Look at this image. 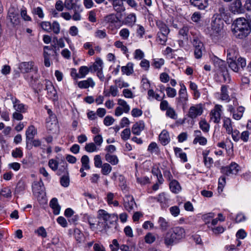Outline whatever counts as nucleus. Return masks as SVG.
I'll list each match as a JSON object with an SVG mask.
<instances>
[{"label":"nucleus","mask_w":251,"mask_h":251,"mask_svg":"<svg viewBox=\"0 0 251 251\" xmlns=\"http://www.w3.org/2000/svg\"><path fill=\"white\" fill-rule=\"evenodd\" d=\"M119 91L118 88L116 86H111L109 88V92L103 91V94L105 97H109L111 95L112 97H116L118 95Z\"/></svg>","instance_id":"46"},{"label":"nucleus","mask_w":251,"mask_h":251,"mask_svg":"<svg viewBox=\"0 0 251 251\" xmlns=\"http://www.w3.org/2000/svg\"><path fill=\"white\" fill-rule=\"evenodd\" d=\"M74 11V14L72 15V19L74 21H78L82 19L81 13L83 11V8L80 4L76 5L72 9Z\"/></svg>","instance_id":"26"},{"label":"nucleus","mask_w":251,"mask_h":251,"mask_svg":"<svg viewBox=\"0 0 251 251\" xmlns=\"http://www.w3.org/2000/svg\"><path fill=\"white\" fill-rule=\"evenodd\" d=\"M114 194L108 192L106 195L105 200L109 205H113L114 206L116 207L119 206V203L117 201L114 200Z\"/></svg>","instance_id":"36"},{"label":"nucleus","mask_w":251,"mask_h":251,"mask_svg":"<svg viewBox=\"0 0 251 251\" xmlns=\"http://www.w3.org/2000/svg\"><path fill=\"white\" fill-rule=\"evenodd\" d=\"M179 85L180 88L178 91V95L176 99V105L177 106L180 107L183 110H185L187 106L188 95L185 85L180 82Z\"/></svg>","instance_id":"4"},{"label":"nucleus","mask_w":251,"mask_h":251,"mask_svg":"<svg viewBox=\"0 0 251 251\" xmlns=\"http://www.w3.org/2000/svg\"><path fill=\"white\" fill-rule=\"evenodd\" d=\"M168 34H165L158 32L157 33V41L160 44L165 45L168 38Z\"/></svg>","instance_id":"58"},{"label":"nucleus","mask_w":251,"mask_h":251,"mask_svg":"<svg viewBox=\"0 0 251 251\" xmlns=\"http://www.w3.org/2000/svg\"><path fill=\"white\" fill-rule=\"evenodd\" d=\"M166 115L173 120H176L177 118V113L175 110L171 107L166 110Z\"/></svg>","instance_id":"54"},{"label":"nucleus","mask_w":251,"mask_h":251,"mask_svg":"<svg viewBox=\"0 0 251 251\" xmlns=\"http://www.w3.org/2000/svg\"><path fill=\"white\" fill-rule=\"evenodd\" d=\"M20 14L22 19L25 21H30L31 20V17L27 14L26 9L23 7L20 11Z\"/></svg>","instance_id":"64"},{"label":"nucleus","mask_w":251,"mask_h":251,"mask_svg":"<svg viewBox=\"0 0 251 251\" xmlns=\"http://www.w3.org/2000/svg\"><path fill=\"white\" fill-rule=\"evenodd\" d=\"M64 214L68 222L71 224H75L78 220V216L75 214V211L71 208L66 209Z\"/></svg>","instance_id":"14"},{"label":"nucleus","mask_w":251,"mask_h":251,"mask_svg":"<svg viewBox=\"0 0 251 251\" xmlns=\"http://www.w3.org/2000/svg\"><path fill=\"white\" fill-rule=\"evenodd\" d=\"M136 21V17L134 14H130L125 19L126 24L128 25H133Z\"/></svg>","instance_id":"49"},{"label":"nucleus","mask_w":251,"mask_h":251,"mask_svg":"<svg viewBox=\"0 0 251 251\" xmlns=\"http://www.w3.org/2000/svg\"><path fill=\"white\" fill-rule=\"evenodd\" d=\"M75 76L76 78H83L91 72L90 67L86 66H81L78 70V73H76V69H74Z\"/></svg>","instance_id":"23"},{"label":"nucleus","mask_w":251,"mask_h":251,"mask_svg":"<svg viewBox=\"0 0 251 251\" xmlns=\"http://www.w3.org/2000/svg\"><path fill=\"white\" fill-rule=\"evenodd\" d=\"M223 127L226 130L227 134L231 133L233 129L232 122L230 118L224 117L222 119Z\"/></svg>","instance_id":"28"},{"label":"nucleus","mask_w":251,"mask_h":251,"mask_svg":"<svg viewBox=\"0 0 251 251\" xmlns=\"http://www.w3.org/2000/svg\"><path fill=\"white\" fill-rule=\"evenodd\" d=\"M50 50V48L48 46H46L44 48V63L45 65L49 67L50 66V62L49 58V54L48 50Z\"/></svg>","instance_id":"53"},{"label":"nucleus","mask_w":251,"mask_h":251,"mask_svg":"<svg viewBox=\"0 0 251 251\" xmlns=\"http://www.w3.org/2000/svg\"><path fill=\"white\" fill-rule=\"evenodd\" d=\"M245 111V108L242 106H239L237 111L233 113L232 118L236 120H239L243 117Z\"/></svg>","instance_id":"42"},{"label":"nucleus","mask_w":251,"mask_h":251,"mask_svg":"<svg viewBox=\"0 0 251 251\" xmlns=\"http://www.w3.org/2000/svg\"><path fill=\"white\" fill-rule=\"evenodd\" d=\"M173 232L177 242L185 238L186 236L185 230L182 227L177 226L174 227L173 229Z\"/></svg>","instance_id":"25"},{"label":"nucleus","mask_w":251,"mask_h":251,"mask_svg":"<svg viewBox=\"0 0 251 251\" xmlns=\"http://www.w3.org/2000/svg\"><path fill=\"white\" fill-rule=\"evenodd\" d=\"M19 68L23 73H28V76L30 77L31 83L35 82L38 78V69L34 65L32 62H24L20 64Z\"/></svg>","instance_id":"3"},{"label":"nucleus","mask_w":251,"mask_h":251,"mask_svg":"<svg viewBox=\"0 0 251 251\" xmlns=\"http://www.w3.org/2000/svg\"><path fill=\"white\" fill-rule=\"evenodd\" d=\"M8 18L13 25H17L19 24L20 20L17 13L10 10L8 13Z\"/></svg>","instance_id":"41"},{"label":"nucleus","mask_w":251,"mask_h":251,"mask_svg":"<svg viewBox=\"0 0 251 251\" xmlns=\"http://www.w3.org/2000/svg\"><path fill=\"white\" fill-rule=\"evenodd\" d=\"M223 169L224 172L226 173H237L241 171L240 166L234 162H232L229 166L224 167Z\"/></svg>","instance_id":"30"},{"label":"nucleus","mask_w":251,"mask_h":251,"mask_svg":"<svg viewBox=\"0 0 251 251\" xmlns=\"http://www.w3.org/2000/svg\"><path fill=\"white\" fill-rule=\"evenodd\" d=\"M159 140L161 144L165 146L170 142L169 133L166 130H163L159 135Z\"/></svg>","instance_id":"29"},{"label":"nucleus","mask_w":251,"mask_h":251,"mask_svg":"<svg viewBox=\"0 0 251 251\" xmlns=\"http://www.w3.org/2000/svg\"><path fill=\"white\" fill-rule=\"evenodd\" d=\"M105 158L107 162L112 165H116L119 163V159L116 155L107 153L105 155Z\"/></svg>","instance_id":"38"},{"label":"nucleus","mask_w":251,"mask_h":251,"mask_svg":"<svg viewBox=\"0 0 251 251\" xmlns=\"http://www.w3.org/2000/svg\"><path fill=\"white\" fill-rule=\"evenodd\" d=\"M135 205V202L132 196L129 195L126 196L124 199V206L126 210L131 211L133 210Z\"/></svg>","instance_id":"22"},{"label":"nucleus","mask_w":251,"mask_h":251,"mask_svg":"<svg viewBox=\"0 0 251 251\" xmlns=\"http://www.w3.org/2000/svg\"><path fill=\"white\" fill-rule=\"evenodd\" d=\"M226 176H223L219 179V184L218 187L219 192H222L223 191V188L226 185Z\"/></svg>","instance_id":"59"},{"label":"nucleus","mask_w":251,"mask_h":251,"mask_svg":"<svg viewBox=\"0 0 251 251\" xmlns=\"http://www.w3.org/2000/svg\"><path fill=\"white\" fill-rule=\"evenodd\" d=\"M230 10L234 13L241 12L243 9L241 0H234L231 4Z\"/></svg>","instance_id":"31"},{"label":"nucleus","mask_w":251,"mask_h":251,"mask_svg":"<svg viewBox=\"0 0 251 251\" xmlns=\"http://www.w3.org/2000/svg\"><path fill=\"white\" fill-rule=\"evenodd\" d=\"M44 84L46 87V90L47 91V97L52 100H56L58 97L56 91L52 82L49 80H46Z\"/></svg>","instance_id":"10"},{"label":"nucleus","mask_w":251,"mask_h":251,"mask_svg":"<svg viewBox=\"0 0 251 251\" xmlns=\"http://www.w3.org/2000/svg\"><path fill=\"white\" fill-rule=\"evenodd\" d=\"M228 86L223 85L221 88L220 93H216L215 94V97L222 101H225L227 102L230 100L227 90Z\"/></svg>","instance_id":"12"},{"label":"nucleus","mask_w":251,"mask_h":251,"mask_svg":"<svg viewBox=\"0 0 251 251\" xmlns=\"http://www.w3.org/2000/svg\"><path fill=\"white\" fill-rule=\"evenodd\" d=\"M223 25L224 23L220 18H215L213 19L211 24V35L217 36L222 31Z\"/></svg>","instance_id":"6"},{"label":"nucleus","mask_w":251,"mask_h":251,"mask_svg":"<svg viewBox=\"0 0 251 251\" xmlns=\"http://www.w3.org/2000/svg\"><path fill=\"white\" fill-rule=\"evenodd\" d=\"M85 150L88 152H94L99 151L100 148L93 142H91L86 144Z\"/></svg>","instance_id":"44"},{"label":"nucleus","mask_w":251,"mask_h":251,"mask_svg":"<svg viewBox=\"0 0 251 251\" xmlns=\"http://www.w3.org/2000/svg\"><path fill=\"white\" fill-rule=\"evenodd\" d=\"M75 85L80 89H87L89 87L93 88L96 83L92 77H88L86 80L76 81Z\"/></svg>","instance_id":"13"},{"label":"nucleus","mask_w":251,"mask_h":251,"mask_svg":"<svg viewBox=\"0 0 251 251\" xmlns=\"http://www.w3.org/2000/svg\"><path fill=\"white\" fill-rule=\"evenodd\" d=\"M32 190L35 195H38L42 199H44L46 196L45 188L44 186L41 179L39 182L35 181L32 185Z\"/></svg>","instance_id":"9"},{"label":"nucleus","mask_w":251,"mask_h":251,"mask_svg":"<svg viewBox=\"0 0 251 251\" xmlns=\"http://www.w3.org/2000/svg\"><path fill=\"white\" fill-rule=\"evenodd\" d=\"M57 119L56 117H52L51 118H47L46 121V126L50 131H55L58 129Z\"/></svg>","instance_id":"18"},{"label":"nucleus","mask_w":251,"mask_h":251,"mask_svg":"<svg viewBox=\"0 0 251 251\" xmlns=\"http://www.w3.org/2000/svg\"><path fill=\"white\" fill-rule=\"evenodd\" d=\"M215 10L217 12V13L222 18L226 16V9L225 6L224 5L220 3L218 4L216 6Z\"/></svg>","instance_id":"47"},{"label":"nucleus","mask_w":251,"mask_h":251,"mask_svg":"<svg viewBox=\"0 0 251 251\" xmlns=\"http://www.w3.org/2000/svg\"><path fill=\"white\" fill-rule=\"evenodd\" d=\"M191 34L193 36L191 39V42L194 48V55L195 58L200 59L202 57V52L204 50L203 43L201 41L199 36L194 34L192 31H190Z\"/></svg>","instance_id":"5"},{"label":"nucleus","mask_w":251,"mask_h":251,"mask_svg":"<svg viewBox=\"0 0 251 251\" xmlns=\"http://www.w3.org/2000/svg\"><path fill=\"white\" fill-rule=\"evenodd\" d=\"M238 55V51L234 48H230L227 50V60H236Z\"/></svg>","instance_id":"37"},{"label":"nucleus","mask_w":251,"mask_h":251,"mask_svg":"<svg viewBox=\"0 0 251 251\" xmlns=\"http://www.w3.org/2000/svg\"><path fill=\"white\" fill-rule=\"evenodd\" d=\"M111 3L114 9L117 12L121 13L125 10L123 1L126 0H108Z\"/></svg>","instance_id":"24"},{"label":"nucleus","mask_w":251,"mask_h":251,"mask_svg":"<svg viewBox=\"0 0 251 251\" xmlns=\"http://www.w3.org/2000/svg\"><path fill=\"white\" fill-rule=\"evenodd\" d=\"M130 129L128 128H126L122 131L121 134V137L123 140L126 141L130 138Z\"/></svg>","instance_id":"56"},{"label":"nucleus","mask_w":251,"mask_h":251,"mask_svg":"<svg viewBox=\"0 0 251 251\" xmlns=\"http://www.w3.org/2000/svg\"><path fill=\"white\" fill-rule=\"evenodd\" d=\"M170 188L174 193H179L181 189L179 183L176 180H173L170 182Z\"/></svg>","instance_id":"40"},{"label":"nucleus","mask_w":251,"mask_h":251,"mask_svg":"<svg viewBox=\"0 0 251 251\" xmlns=\"http://www.w3.org/2000/svg\"><path fill=\"white\" fill-rule=\"evenodd\" d=\"M223 113V106L217 104L211 110L210 116L211 120L216 124L220 123L221 115Z\"/></svg>","instance_id":"7"},{"label":"nucleus","mask_w":251,"mask_h":251,"mask_svg":"<svg viewBox=\"0 0 251 251\" xmlns=\"http://www.w3.org/2000/svg\"><path fill=\"white\" fill-rule=\"evenodd\" d=\"M203 107L201 104H195L191 106L189 110L188 117L191 119H195L202 114Z\"/></svg>","instance_id":"11"},{"label":"nucleus","mask_w":251,"mask_h":251,"mask_svg":"<svg viewBox=\"0 0 251 251\" xmlns=\"http://www.w3.org/2000/svg\"><path fill=\"white\" fill-rule=\"evenodd\" d=\"M234 35L239 39L247 37L250 32L251 27L249 23L244 18L237 19L233 25Z\"/></svg>","instance_id":"1"},{"label":"nucleus","mask_w":251,"mask_h":251,"mask_svg":"<svg viewBox=\"0 0 251 251\" xmlns=\"http://www.w3.org/2000/svg\"><path fill=\"white\" fill-rule=\"evenodd\" d=\"M145 124L143 121L140 120L135 123L132 126L131 131L133 134L140 135L144 129Z\"/></svg>","instance_id":"21"},{"label":"nucleus","mask_w":251,"mask_h":251,"mask_svg":"<svg viewBox=\"0 0 251 251\" xmlns=\"http://www.w3.org/2000/svg\"><path fill=\"white\" fill-rule=\"evenodd\" d=\"M120 249L121 251H136V245L134 243L129 242L128 244L121 245Z\"/></svg>","instance_id":"43"},{"label":"nucleus","mask_w":251,"mask_h":251,"mask_svg":"<svg viewBox=\"0 0 251 251\" xmlns=\"http://www.w3.org/2000/svg\"><path fill=\"white\" fill-rule=\"evenodd\" d=\"M98 217L100 221L103 222V228L105 229L115 226L118 220V215L115 213L109 214L103 209H100L98 212Z\"/></svg>","instance_id":"2"},{"label":"nucleus","mask_w":251,"mask_h":251,"mask_svg":"<svg viewBox=\"0 0 251 251\" xmlns=\"http://www.w3.org/2000/svg\"><path fill=\"white\" fill-rule=\"evenodd\" d=\"M211 60L217 70L222 72H224L226 70V64L224 61L215 55L211 57Z\"/></svg>","instance_id":"16"},{"label":"nucleus","mask_w":251,"mask_h":251,"mask_svg":"<svg viewBox=\"0 0 251 251\" xmlns=\"http://www.w3.org/2000/svg\"><path fill=\"white\" fill-rule=\"evenodd\" d=\"M50 206L52 208L53 212L55 215H58L60 213L61 206L59 205L57 199L53 198L50 202Z\"/></svg>","instance_id":"33"},{"label":"nucleus","mask_w":251,"mask_h":251,"mask_svg":"<svg viewBox=\"0 0 251 251\" xmlns=\"http://www.w3.org/2000/svg\"><path fill=\"white\" fill-rule=\"evenodd\" d=\"M85 220H87L89 223L91 228L94 229L97 220L95 218L91 217L87 214H85L84 216Z\"/></svg>","instance_id":"51"},{"label":"nucleus","mask_w":251,"mask_h":251,"mask_svg":"<svg viewBox=\"0 0 251 251\" xmlns=\"http://www.w3.org/2000/svg\"><path fill=\"white\" fill-rule=\"evenodd\" d=\"M208 0H190L191 4L200 10H203L208 5Z\"/></svg>","instance_id":"27"},{"label":"nucleus","mask_w":251,"mask_h":251,"mask_svg":"<svg viewBox=\"0 0 251 251\" xmlns=\"http://www.w3.org/2000/svg\"><path fill=\"white\" fill-rule=\"evenodd\" d=\"M11 100L13 105V108L16 111L21 113H25L26 111L27 106L21 103L19 100L13 97L11 98Z\"/></svg>","instance_id":"15"},{"label":"nucleus","mask_w":251,"mask_h":251,"mask_svg":"<svg viewBox=\"0 0 251 251\" xmlns=\"http://www.w3.org/2000/svg\"><path fill=\"white\" fill-rule=\"evenodd\" d=\"M195 138L193 141L194 144L199 143L200 145L205 146L207 142V139L202 136L201 131L196 130L194 131Z\"/></svg>","instance_id":"19"},{"label":"nucleus","mask_w":251,"mask_h":251,"mask_svg":"<svg viewBox=\"0 0 251 251\" xmlns=\"http://www.w3.org/2000/svg\"><path fill=\"white\" fill-rule=\"evenodd\" d=\"M215 215L213 213H208L202 216V219L206 224H209L210 221L214 217Z\"/></svg>","instance_id":"62"},{"label":"nucleus","mask_w":251,"mask_h":251,"mask_svg":"<svg viewBox=\"0 0 251 251\" xmlns=\"http://www.w3.org/2000/svg\"><path fill=\"white\" fill-rule=\"evenodd\" d=\"M228 134L231 135L233 140L236 142H237L240 140V131L237 129H232L231 133H228Z\"/></svg>","instance_id":"57"},{"label":"nucleus","mask_w":251,"mask_h":251,"mask_svg":"<svg viewBox=\"0 0 251 251\" xmlns=\"http://www.w3.org/2000/svg\"><path fill=\"white\" fill-rule=\"evenodd\" d=\"M25 189V184L23 181H19L15 189V193L16 194H22Z\"/></svg>","instance_id":"63"},{"label":"nucleus","mask_w":251,"mask_h":251,"mask_svg":"<svg viewBox=\"0 0 251 251\" xmlns=\"http://www.w3.org/2000/svg\"><path fill=\"white\" fill-rule=\"evenodd\" d=\"M169 198L165 193H161L157 197V201L160 203L161 207L166 208L169 206Z\"/></svg>","instance_id":"20"},{"label":"nucleus","mask_w":251,"mask_h":251,"mask_svg":"<svg viewBox=\"0 0 251 251\" xmlns=\"http://www.w3.org/2000/svg\"><path fill=\"white\" fill-rule=\"evenodd\" d=\"M174 150L175 155L177 157H179L181 161L185 162L187 161V155L185 152L182 151V150L181 148L175 147Z\"/></svg>","instance_id":"35"},{"label":"nucleus","mask_w":251,"mask_h":251,"mask_svg":"<svg viewBox=\"0 0 251 251\" xmlns=\"http://www.w3.org/2000/svg\"><path fill=\"white\" fill-rule=\"evenodd\" d=\"M165 243L167 245H171L175 242H177L174 235V233H167L165 237Z\"/></svg>","instance_id":"45"},{"label":"nucleus","mask_w":251,"mask_h":251,"mask_svg":"<svg viewBox=\"0 0 251 251\" xmlns=\"http://www.w3.org/2000/svg\"><path fill=\"white\" fill-rule=\"evenodd\" d=\"M118 104L119 106L116 107L115 111V115L116 116L119 117L124 112L127 113L130 111V106L126 100L120 99L118 100Z\"/></svg>","instance_id":"8"},{"label":"nucleus","mask_w":251,"mask_h":251,"mask_svg":"<svg viewBox=\"0 0 251 251\" xmlns=\"http://www.w3.org/2000/svg\"><path fill=\"white\" fill-rule=\"evenodd\" d=\"M189 33V28L187 26H183L182 28H181L178 32V35L183 37H186L187 40L188 39V35Z\"/></svg>","instance_id":"55"},{"label":"nucleus","mask_w":251,"mask_h":251,"mask_svg":"<svg viewBox=\"0 0 251 251\" xmlns=\"http://www.w3.org/2000/svg\"><path fill=\"white\" fill-rule=\"evenodd\" d=\"M167 96L169 98H175L177 94L176 90L170 86H168L166 89Z\"/></svg>","instance_id":"60"},{"label":"nucleus","mask_w":251,"mask_h":251,"mask_svg":"<svg viewBox=\"0 0 251 251\" xmlns=\"http://www.w3.org/2000/svg\"><path fill=\"white\" fill-rule=\"evenodd\" d=\"M93 143L100 149L103 141L101 135L97 134V135L93 137Z\"/></svg>","instance_id":"61"},{"label":"nucleus","mask_w":251,"mask_h":251,"mask_svg":"<svg viewBox=\"0 0 251 251\" xmlns=\"http://www.w3.org/2000/svg\"><path fill=\"white\" fill-rule=\"evenodd\" d=\"M81 162L82 163V167L80 168V172L84 170L87 171L90 169L89 158L87 155H83L81 158Z\"/></svg>","instance_id":"39"},{"label":"nucleus","mask_w":251,"mask_h":251,"mask_svg":"<svg viewBox=\"0 0 251 251\" xmlns=\"http://www.w3.org/2000/svg\"><path fill=\"white\" fill-rule=\"evenodd\" d=\"M158 223L159 225L160 228L163 230H166L169 226V223L167 220L161 217L159 218Z\"/></svg>","instance_id":"50"},{"label":"nucleus","mask_w":251,"mask_h":251,"mask_svg":"<svg viewBox=\"0 0 251 251\" xmlns=\"http://www.w3.org/2000/svg\"><path fill=\"white\" fill-rule=\"evenodd\" d=\"M37 133V130L34 126L31 125L28 126L25 132L26 146L33 140Z\"/></svg>","instance_id":"17"},{"label":"nucleus","mask_w":251,"mask_h":251,"mask_svg":"<svg viewBox=\"0 0 251 251\" xmlns=\"http://www.w3.org/2000/svg\"><path fill=\"white\" fill-rule=\"evenodd\" d=\"M91 72H97L102 70L103 62L100 58H96L93 64L90 66Z\"/></svg>","instance_id":"32"},{"label":"nucleus","mask_w":251,"mask_h":251,"mask_svg":"<svg viewBox=\"0 0 251 251\" xmlns=\"http://www.w3.org/2000/svg\"><path fill=\"white\" fill-rule=\"evenodd\" d=\"M148 151L151 153L158 154L159 152V149L155 142H151L148 146Z\"/></svg>","instance_id":"48"},{"label":"nucleus","mask_w":251,"mask_h":251,"mask_svg":"<svg viewBox=\"0 0 251 251\" xmlns=\"http://www.w3.org/2000/svg\"><path fill=\"white\" fill-rule=\"evenodd\" d=\"M114 82L117 87L120 88L128 87L129 85L128 83L125 82L121 78H119L114 80Z\"/></svg>","instance_id":"52"},{"label":"nucleus","mask_w":251,"mask_h":251,"mask_svg":"<svg viewBox=\"0 0 251 251\" xmlns=\"http://www.w3.org/2000/svg\"><path fill=\"white\" fill-rule=\"evenodd\" d=\"M156 25L159 29V33L169 34L170 29L167 25L161 21H158L156 22Z\"/></svg>","instance_id":"34"}]
</instances>
